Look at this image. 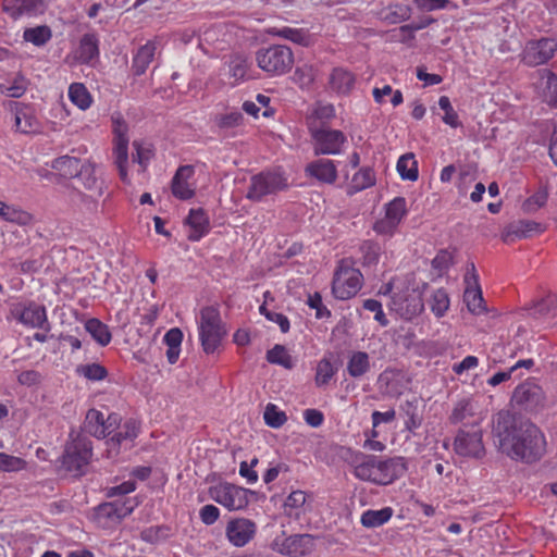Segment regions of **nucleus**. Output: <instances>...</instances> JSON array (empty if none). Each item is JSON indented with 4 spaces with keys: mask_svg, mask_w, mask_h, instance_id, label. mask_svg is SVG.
Here are the masks:
<instances>
[{
    "mask_svg": "<svg viewBox=\"0 0 557 557\" xmlns=\"http://www.w3.org/2000/svg\"><path fill=\"white\" fill-rule=\"evenodd\" d=\"M493 434L499 448L512 459L532 462L545 453V437L531 422L517 424L516 417L509 411H499L493 420Z\"/></svg>",
    "mask_w": 557,
    "mask_h": 557,
    "instance_id": "1",
    "label": "nucleus"
},
{
    "mask_svg": "<svg viewBox=\"0 0 557 557\" xmlns=\"http://www.w3.org/2000/svg\"><path fill=\"white\" fill-rule=\"evenodd\" d=\"M406 470V463L401 457L382 460L369 455L355 467L354 473L362 481H369L377 485H388L404 475Z\"/></svg>",
    "mask_w": 557,
    "mask_h": 557,
    "instance_id": "2",
    "label": "nucleus"
},
{
    "mask_svg": "<svg viewBox=\"0 0 557 557\" xmlns=\"http://www.w3.org/2000/svg\"><path fill=\"white\" fill-rule=\"evenodd\" d=\"M92 458V442L81 434H70L60 457V467L73 478L86 474Z\"/></svg>",
    "mask_w": 557,
    "mask_h": 557,
    "instance_id": "3",
    "label": "nucleus"
},
{
    "mask_svg": "<svg viewBox=\"0 0 557 557\" xmlns=\"http://www.w3.org/2000/svg\"><path fill=\"white\" fill-rule=\"evenodd\" d=\"M289 188L288 176L281 169L261 171L250 177L246 198L261 202L267 197H273Z\"/></svg>",
    "mask_w": 557,
    "mask_h": 557,
    "instance_id": "4",
    "label": "nucleus"
},
{
    "mask_svg": "<svg viewBox=\"0 0 557 557\" xmlns=\"http://www.w3.org/2000/svg\"><path fill=\"white\" fill-rule=\"evenodd\" d=\"M197 323L203 351L215 352L226 335L219 309L213 306L203 307Z\"/></svg>",
    "mask_w": 557,
    "mask_h": 557,
    "instance_id": "5",
    "label": "nucleus"
},
{
    "mask_svg": "<svg viewBox=\"0 0 557 557\" xmlns=\"http://www.w3.org/2000/svg\"><path fill=\"white\" fill-rule=\"evenodd\" d=\"M258 66L270 76L283 75L290 71L294 64L292 49L284 45H272L257 51Z\"/></svg>",
    "mask_w": 557,
    "mask_h": 557,
    "instance_id": "6",
    "label": "nucleus"
},
{
    "mask_svg": "<svg viewBox=\"0 0 557 557\" xmlns=\"http://www.w3.org/2000/svg\"><path fill=\"white\" fill-rule=\"evenodd\" d=\"M362 284L360 270L354 268L348 260H342L334 273L332 293L337 299L346 300L356 296Z\"/></svg>",
    "mask_w": 557,
    "mask_h": 557,
    "instance_id": "7",
    "label": "nucleus"
},
{
    "mask_svg": "<svg viewBox=\"0 0 557 557\" xmlns=\"http://www.w3.org/2000/svg\"><path fill=\"white\" fill-rule=\"evenodd\" d=\"M388 310L404 320H412L424 310L422 294L410 286L392 293Z\"/></svg>",
    "mask_w": 557,
    "mask_h": 557,
    "instance_id": "8",
    "label": "nucleus"
},
{
    "mask_svg": "<svg viewBox=\"0 0 557 557\" xmlns=\"http://www.w3.org/2000/svg\"><path fill=\"white\" fill-rule=\"evenodd\" d=\"M75 180L88 193L78 191L81 201L89 211H95L98 206V198H100L104 191V182L97 176L95 163L85 160Z\"/></svg>",
    "mask_w": 557,
    "mask_h": 557,
    "instance_id": "9",
    "label": "nucleus"
},
{
    "mask_svg": "<svg viewBox=\"0 0 557 557\" xmlns=\"http://www.w3.org/2000/svg\"><path fill=\"white\" fill-rule=\"evenodd\" d=\"M510 403L520 411L539 412L545 408L546 396L539 384L525 381L513 389Z\"/></svg>",
    "mask_w": 557,
    "mask_h": 557,
    "instance_id": "10",
    "label": "nucleus"
},
{
    "mask_svg": "<svg viewBox=\"0 0 557 557\" xmlns=\"http://www.w3.org/2000/svg\"><path fill=\"white\" fill-rule=\"evenodd\" d=\"M249 494L253 492L231 483H221L210 488L211 498L228 510L246 508L249 504Z\"/></svg>",
    "mask_w": 557,
    "mask_h": 557,
    "instance_id": "11",
    "label": "nucleus"
},
{
    "mask_svg": "<svg viewBox=\"0 0 557 557\" xmlns=\"http://www.w3.org/2000/svg\"><path fill=\"white\" fill-rule=\"evenodd\" d=\"M311 136L314 156L339 154L343 145L347 140L346 135L342 131L324 126L311 129Z\"/></svg>",
    "mask_w": 557,
    "mask_h": 557,
    "instance_id": "12",
    "label": "nucleus"
},
{
    "mask_svg": "<svg viewBox=\"0 0 557 557\" xmlns=\"http://www.w3.org/2000/svg\"><path fill=\"white\" fill-rule=\"evenodd\" d=\"M127 124L120 117L113 119V134H114V164L119 170L120 178L124 183H129L127 174L128 163V137H127Z\"/></svg>",
    "mask_w": 557,
    "mask_h": 557,
    "instance_id": "13",
    "label": "nucleus"
},
{
    "mask_svg": "<svg viewBox=\"0 0 557 557\" xmlns=\"http://www.w3.org/2000/svg\"><path fill=\"white\" fill-rule=\"evenodd\" d=\"M557 51V41L554 38L532 39L525 44L522 61L529 66L547 63Z\"/></svg>",
    "mask_w": 557,
    "mask_h": 557,
    "instance_id": "14",
    "label": "nucleus"
},
{
    "mask_svg": "<svg viewBox=\"0 0 557 557\" xmlns=\"http://www.w3.org/2000/svg\"><path fill=\"white\" fill-rule=\"evenodd\" d=\"M11 313L20 323L27 327L50 330L46 308L36 302H29L25 306L17 305L11 310Z\"/></svg>",
    "mask_w": 557,
    "mask_h": 557,
    "instance_id": "15",
    "label": "nucleus"
},
{
    "mask_svg": "<svg viewBox=\"0 0 557 557\" xmlns=\"http://www.w3.org/2000/svg\"><path fill=\"white\" fill-rule=\"evenodd\" d=\"M481 430L472 432L460 430L454 442L456 454L463 457L482 458L485 454Z\"/></svg>",
    "mask_w": 557,
    "mask_h": 557,
    "instance_id": "16",
    "label": "nucleus"
},
{
    "mask_svg": "<svg viewBox=\"0 0 557 557\" xmlns=\"http://www.w3.org/2000/svg\"><path fill=\"white\" fill-rule=\"evenodd\" d=\"M256 524L245 518L235 519L227 523L226 536L237 547L245 546L253 536Z\"/></svg>",
    "mask_w": 557,
    "mask_h": 557,
    "instance_id": "17",
    "label": "nucleus"
},
{
    "mask_svg": "<svg viewBox=\"0 0 557 557\" xmlns=\"http://www.w3.org/2000/svg\"><path fill=\"white\" fill-rule=\"evenodd\" d=\"M542 224L531 220H519L509 223L502 233L505 243H513L517 239L531 237L533 234L542 233Z\"/></svg>",
    "mask_w": 557,
    "mask_h": 557,
    "instance_id": "18",
    "label": "nucleus"
},
{
    "mask_svg": "<svg viewBox=\"0 0 557 557\" xmlns=\"http://www.w3.org/2000/svg\"><path fill=\"white\" fill-rule=\"evenodd\" d=\"M307 176L315 178L322 184H334L337 180V168L333 160L318 159L309 162L305 168Z\"/></svg>",
    "mask_w": 557,
    "mask_h": 557,
    "instance_id": "19",
    "label": "nucleus"
},
{
    "mask_svg": "<svg viewBox=\"0 0 557 557\" xmlns=\"http://www.w3.org/2000/svg\"><path fill=\"white\" fill-rule=\"evenodd\" d=\"M194 175L191 165H181L171 183V190L174 197L181 200H188L195 196V189L189 185L188 180Z\"/></svg>",
    "mask_w": 557,
    "mask_h": 557,
    "instance_id": "20",
    "label": "nucleus"
},
{
    "mask_svg": "<svg viewBox=\"0 0 557 557\" xmlns=\"http://www.w3.org/2000/svg\"><path fill=\"white\" fill-rule=\"evenodd\" d=\"M356 85V75L342 66L334 67L329 76L330 89L338 96H348Z\"/></svg>",
    "mask_w": 557,
    "mask_h": 557,
    "instance_id": "21",
    "label": "nucleus"
},
{
    "mask_svg": "<svg viewBox=\"0 0 557 557\" xmlns=\"http://www.w3.org/2000/svg\"><path fill=\"white\" fill-rule=\"evenodd\" d=\"M15 129L22 134L37 133L40 128L38 119L29 106L16 103L14 116Z\"/></svg>",
    "mask_w": 557,
    "mask_h": 557,
    "instance_id": "22",
    "label": "nucleus"
},
{
    "mask_svg": "<svg viewBox=\"0 0 557 557\" xmlns=\"http://www.w3.org/2000/svg\"><path fill=\"white\" fill-rule=\"evenodd\" d=\"M471 271L473 272L471 280H473L474 286H471L470 278L466 277L468 287L465 290L463 299L470 312L474 314H480L485 311V307L482 292L478 284V276L475 274V267L473 263H471Z\"/></svg>",
    "mask_w": 557,
    "mask_h": 557,
    "instance_id": "23",
    "label": "nucleus"
},
{
    "mask_svg": "<svg viewBox=\"0 0 557 557\" xmlns=\"http://www.w3.org/2000/svg\"><path fill=\"white\" fill-rule=\"evenodd\" d=\"M134 510V505L131 500L120 502L115 500L112 503H104L98 506L97 515L104 517L112 522H120L125 517L129 516Z\"/></svg>",
    "mask_w": 557,
    "mask_h": 557,
    "instance_id": "24",
    "label": "nucleus"
},
{
    "mask_svg": "<svg viewBox=\"0 0 557 557\" xmlns=\"http://www.w3.org/2000/svg\"><path fill=\"white\" fill-rule=\"evenodd\" d=\"M419 407L420 399L417 396H412L410 399H406L400 405V412L406 417L405 428L411 433L419 429L423 421V417Z\"/></svg>",
    "mask_w": 557,
    "mask_h": 557,
    "instance_id": "25",
    "label": "nucleus"
},
{
    "mask_svg": "<svg viewBox=\"0 0 557 557\" xmlns=\"http://www.w3.org/2000/svg\"><path fill=\"white\" fill-rule=\"evenodd\" d=\"M186 223L191 228L188 235V239L191 242H198L209 232V219L201 208L191 209L186 219Z\"/></svg>",
    "mask_w": 557,
    "mask_h": 557,
    "instance_id": "26",
    "label": "nucleus"
},
{
    "mask_svg": "<svg viewBox=\"0 0 557 557\" xmlns=\"http://www.w3.org/2000/svg\"><path fill=\"white\" fill-rule=\"evenodd\" d=\"M110 425L106 423L102 412L96 409L88 410L84 422V429L87 433L95 437L103 438L110 435Z\"/></svg>",
    "mask_w": 557,
    "mask_h": 557,
    "instance_id": "27",
    "label": "nucleus"
},
{
    "mask_svg": "<svg viewBox=\"0 0 557 557\" xmlns=\"http://www.w3.org/2000/svg\"><path fill=\"white\" fill-rule=\"evenodd\" d=\"M156 45L154 42L148 41L144 46L139 47L133 58L132 71L136 76L143 75L150 63L154 59Z\"/></svg>",
    "mask_w": 557,
    "mask_h": 557,
    "instance_id": "28",
    "label": "nucleus"
},
{
    "mask_svg": "<svg viewBox=\"0 0 557 557\" xmlns=\"http://www.w3.org/2000/svg\"><path fill=\"white\" fill-rule=\"evenodd\" d=\"M370 357L366 351H354L347 361L346 370L354 379H360L370 371Z\"/></svg>",
    "mask_w": 557,
    "mask_h": 557,
    "instance_id": "29",
    "label": "nucleus"
},
{
    "mask_svg": "<svg viewBox=\"0 0 557 557\" xmlns=\"http://www.w3.org/2000/svg\"><path fill=\"white\" fill-rule=\"evenodd\" d=\"M46 10V0H14V7L12 9L4 8V11L10 12L14 18L20 17L23 14L36 15L42 13Z\"/></svg>",
    "mask_w": 557,
    "mask_h": 557,
    "instance_id": "30",
    "label": "nucleus"
},
{
    "mask_svg": "<svg viewBox=\"0 0 557 557\" xmlns=\"http://www.w3.org/2000/svg\"><path fill=\"white\" fill-rule=\"evenodd\" d=\"M83 166L81 159L71 156H62L54 159L51 168L58 171L62 176L75 178Z\"/></svg>",
    "mask_w": 557,
    "mask_h": 557,
    "instance_id": "31",
    "label": "nucleus"
},
{
    "mask_svg": "<svg viewBox=\"0 0 557 557\" xmlns=\"http://www.w3.org/2000/svg\"><path fill=\"white\" fill-rule=\"evenodd\" d=\"M138 423L135 420L129 419L125 421L121 430L110 438V443L119 447L122 445L131 447L134 440L138 436Z\"/></svg>",
    "mask_w": 557,
    "mask_h": 557,
    "instance_id": "32",
    "label": "nucleus"
},
{
    "mask_svg": "<svg viewBox=\"0 0 557 557\" xmlns=\"http://www.w3.org/2000/svg\"><path fill=\"white\" fill-rule=\"evenodd\" d=\"M78 60L82 63H89L99 55V40L96 34H85L78 46Z\"/></svg>",
    "mask_w": 557,
    "mask_h": 557,
    "instance_id": "33",
    "label": "nucleus"
},
{
    "mask_svg": "<svg viewBox=\"0 0 557 557\" xmlns=\"http://www.w3.org/2000/svg\"><path fill=\"white\" fill-rule=\"evenodd\" d=\"M307 495L304 491H293L284 502V513L293 519L298 520L304 512Z\"/></svg>",
    "mask_w": 557,
    "mask_h": 557,
    "instance_id": "34",
    "label": "nucleus"
},
{
    "mask_svg": "<svg viewBox=\"0 0 557 557\" xmlns=\"http://www.w3.org/2000/svg\"><path fill=\"white\" fill-rule=\"evenodd\" d=\"M397 172L403 180L414 182L418 180V162L411 152L403 154L396 165Z\"/></svg>",
    "mask_w": 557,
    "mask_h": 557,
    "instance_id": "35",
    "label": "nucleus"
},
{
    "mask_svg": "<svg viewBox=\"0 0 557 557\" xmlns=\"http://www.w3.org/2000/svg\"><path fill=\"white\" fill-rule=\"evenodd\" d=\"M393 516L391 507H384L380 510L369 509L361 516V524L366 528H377L386 523Z\"/></svg>",
    "mask_w": 557,
    "mask_h": 557,
    "instance_id": "36",
    "label": "nucleus"
},
{
    "mask_svg": "<svg viewBox=\"0 0 557 557\" xmlns=\"http://www.w3.org/2000/svg\"><path fill=\"white\" fill-rule=\"evenodd\" d=\"M85 329L99 345L107 346L111 342L112 336L109 327L100 320L89 319L85 323Z\"/></svg>",
    "mask_w": 557,
    "mask_h": 557,
    "instance_id": "37",
    "label": "nucleus"
},
{
    "mask_svg": "<svg viewBox=\"0 0 557 557\" xmlns=\"http://www.w3.org/2000/svg\"><path fill=\"white\" fill-rule=\"evenodd\" d=\"M249 67L250 63L246 55L240 53H234L230 57V75L235 79V82L244 81L247 77V72Z\"/></svg>",
    "mask_w": 557,
    "mask_h": 557,
    "instance_id": "38",
    "label": "nucleus"
},
{
    "mask_svg": "<svg viewBox=\"0 0 557 557\" xmlns=\"http://www.w3.org/2000/svg\"><path fill=\"white\" fill-rule=\"evenodd\" d=\"M69 98L75 106H77L82 110L88 109L92 102L88 89L82 83H73L70 85Z\"/></svg>",
    "mask_w": 557,
    "mask_h": 557,
    "instance_id": "39",
    "label": "nucleus"
},
{
    "mask_svg": "<svg viewBox=\"0 0 557 557\" xmlns=\"http://www.w3.org/2000/svg\"><path fill=\"white\" fill-rule=\"evenodd\" d=\"M51 29L47 25L26 28L23 34V38L25 41L32 42L37 47L46 45L51 39Z\"/></svg>",
    "mask_w": 557,
    "mask_h": 557,
    "instance_id": "40",
    "label": "nucleus"
},
{
    "mask_svg": "<svg viewBox=\"0 0 557 557\" xmlns=\"http://www.w3.org/2000/svg\"><path fill=\"white\" fill-rule=\"evenodd\" d=\"M376 182L375 173L371 168H362L354 174L350 188L354 191H361L372 187Z\"/></svg>",
    "mask_w": 557,
    "mask_h": 557,
    "instance_id": "41",
    "label": "nucleus"
},
{
    "mask_svg": "<svg viewBox=\"0 0 557 557\" xmlns=\"http://www.w3.org/2000/svg\"><path fill=\"white\" fill-rule=\"evenodd\" d=\"M28 81L21 73H17L11 84H0V94L12 98L22 97L27 90Z\"/></svg>",
    "mask_w": 557,
    "mask_h": 557,
    "instance_id": "42",
    "label": "nucleus"
},
{
    "mask_svg": "<svg viewBox=\"0 0 557 557\" xmlns=\"http://www.w3.org/2000/svg\"><path fill=\"white\" fill-rule=\"evenodd\" d=\"M474 416V406L470 399L459 400L449 417L451 423L457 424L467 421Z\"/></svg>",
    "mask_w": 557,
    "mask_h": 557,
    "instance_id": "43",
    "label": "nucleus"
},
{
    "mask_svg": "<svg viewBox=\"0 0 557 557\" xmlns=\"http://www.w3.org/2000/svg\"><path fill=\"white\" fill-rule=\"evenodd\" d=\"M431 311L437 317H444L449 308V297L445 289H436L429 301Z\"/></svg>",
    "mask_w": 557,
    "mask_h": 557,
    "instance_id": "44",
    "label": "nucleus"
},
{
    "mask_svg": "<svg viewBox=\"0 0 557 557\" xmlns=\"http://www.w3.org/2000/svg\"><path fill=\"white\" fill-rule=\"evenodd\" d=\"M407 213L406 199L396 197L386 205L385 218L389 219L393 224H399Z\"/></svg>",
    "mask_w": 557,
    "mask_h": 557,
    "instance_id": "45",
    "label": "nucleus"
},
{
    "mask_svg": "<svg viewBox=\"0 0 557 557\" xmlns=\"http://www.w3.org/2000/svg\"><path fill=\"white\" fill-rule=\"evenodd\" d=\"M335 373H336V369L333 366V363L331 362V360L327 358L321 359L318 362L317 369H315L314 381H315L317 386L321 387V386L327 385Z\"/></svg>",
    "mask_w": 557,
    "mask_h": 557,
    "instance_id": "46",
    "label": "nucleus"
},
{
    "mask_svg": "<svg viewBox=\"0 0 557 557\" xmlns=\"http://www.w3.org/2000/svg\"><path fill=\"white\" fill-rule=\"evenodd\" d=\"M536 317H557V295L550 294L539 300L533 307Z\"/></svg>",
    "mask_w": 557,
    "mask_h": 557,
    "instance_id": "47",
    "label": "nucleus"
},
{
    "mask_svg": "<svg viewBox=\"0 0 557 557\" xmlns=\"http://www.w3.org/2000/svg\"><path fill=\"white\" fill-rule=\"evenodd\" d=\"M398 376L399 373L393 369L384 370L377 377V384L380 389L388 395L396 394L398 392L396 387Z\"/></svg>",
    "mask_w": 557,
    "mask_h": 557,
    "instance_id": "48",
    "label": "nucleus"
},
{
    "mask_svg": "<svg viewBox=\"0 0 557 557\" xmlns=\"http://www.w3.org/2000/svg\"><path fill=\"white\" fill-rule=\"evenodd\" d=\"M0 216L8 222L17 224H25L29 220V215L25 211L2 201H0Z\"/></svg>",
    "mask_w": 557,
    "mask_h": 557,
    "instance_id": "49",
    "label": "nucleus"
},
{
    "mask_svg": "<svg viewBox=\"0 0 557 557\" xmlns=\"http://www.w3.org/2000/svg\"><path fill=\"white\" fill-rule=\"evenodd\" d=\"M263 419L267 425L274 429L281 428L287 421L285 412L278 410L273 404L265 407Z\"/></svg>",
    "mask_w": 557,
    "mask_h": 557,
    "instance_id": "50",
    "label": "nucleus"
},
{
    "mask_svg": "<svg viewBox=\"0 0 557 557\" xmlns=\"http://www.w3.org/2000/svg\"><path fill=\"white\" fill-rule=\"evenodd\" d=\"M244 116L240 112L234 111L226 114H220L214 117V122L220 129L228 131L239 126Z\"/></svg>",
    "mask_w": 557,
    "mask_h": 557,
    "instance_id": "51",
    "label": "nucleus"
},
{
    "mask_svg": "<svg viewBox=\"0 0 557 557\" xmlns=\"http://www.w3.org/2000/svg\"><path fill=\"white\" fill-rule=\"evenodd\" d=\"M267 360L270 363L280 364L287 369L292 368L290 356L282 345H275L272 349L268 350Z\"/></svg>",
    "mask_w": 557,
    "mask_h": 557,
    "instance_id": "52",
    "label": "nucleus"
},
{
    "mask_svg": "<svg viewBox=\"0 0 557 557\" xmlns=\"http://www.w3.org/2000/svg\"><path fill=\"white\" fill-rule=\"evenodd\" d=\"M360 250L362 252L363 265L371 267L377 264L380 260V247L377 244L370 240L364 242L361 245Z\"/></svg>",
    "mask_w": 557,
    "mask_h": 557,
    "instance_id": "53",
    "label": "nucleus"
},
{
    "mask_svg": "<svg viewBox=\"0 0 557 557\" xmlns=\"http://www.w3.org/2000/svg\"><path fill=\"white\" fill-rule=\"evenodd\" d=\"M438 106L445 112V114L443 116L444 123H446L447 125L455 127V128L460 126L458 114L454 110V108L450 103V100L447 96L440 97Z\"/></svg>",
    "mask_w": 557,
    "mask_h": 557,
    "instance_id": "54",
    "label": "nucleus"
},
{
    "mask_svg": "<svg viewBox=\"0 0 557 557\" xmlns=\"http://www.w3.org/2000/svg\"><path fill=\"white\" fill-rule=\"evenodd\" d=\"M315 78V71L313 66L305 64L298 66L294 73V79L301 88H307L312 85Z\"/></svg>",
    "mask_w": 557,
    "mask_h": 557,
    "instance_id": "55",
    "label": "nucleus"
},
{
    "mask_svg": "<svg viewBox=\"0 0 557 557\" xmlns=\"http://www.w3.org/2000/svg\"><path fill=\"white\" fill-rule=\"evenodd\" d=\"M548 194L546 190H539L531 197H529L522 203V210L525 213H533L537 211L540 208L545 206L547 202Z\"/></svg>",
    "mask_w": 557,
    "mask_h": 557,
    "instance_id": "56",
    "label": "nucleus"
},
{
    "mask_svg": "<svg viewBox=\"0 0 557 557\" xmlns=\"http://www.w3.org/2000/svg\"><path fill=\"white\" fill-rule=\"evenodd\" d=\"M133 147L135 149V153L133 154V161L137 162L143 171L147 168L149 161L153 157V151L150 146H145L141 143L135 140L133 143Z\"/></svg>",
    "mask_w": 557,
    "mask_h": 557,
    "instance_id": "57",
    "label": "nucleus"
},
{
    "mask_svg": "<svg viewBox=\"0 0 557 557\" xmlns=\"http://www.w3.org/2000/svg\"><path fill=\"white\" fill-rule=\"evenodd\" d=\"M77 371L91 381H101L108 375L107 369L99 363L81 366Z\"/></svg>",
    "mask_w": 557,
    "mask_h": 557,
    "instance_id": "58",
    "label": "nucleus"
},
{
    "mask_svg": "<svg viewBox=\"0 0 557 557\" xmlns=\"http://www.w3.org/2000/svg\"><path fill=\"white\" fill-rule=\"evenodd\" d=\"M26 461L20 457L0 453V471H20L25 469Z\"/></svg>",
    "mask_w": 557,
    "mask_h": 557,
    "instance_id": "59",
    "label": "nucleus"
},
{
    "mask_svg": "<svg viewBox=\"0 0 557 557\" xmlns=\"http://www.w3.org/2000/svg\"><path fill=\"white\" fill-rule=\"evenodd\" d=\"M545 99L548 104L557 107V75L550 71L545 75Z\"/></svg>",
    "mask_w": 557,
    "mask_h": 557,
    "instance_id": "60",
    "label": "nucleus"
},
{
    "mask_svg": "<svg viewBox=\"0 0 557 557\" xmlns=\"http://www.w3.org/2000/svg\"><path fill=\"white\" fill-rule=\"evenodd\" d=\"M363 309L374 312V320L382 326L388 325V320L382 309V304L376 299H366L362 304Z\"/></svg>",
    "mask_w": 557,
    "mask_h": 557,
    "instance_id": "61",
    "label": "nucleus"
},
{
    "mask_svg": "<svg viewBox=\"0 0 557 557\" xmlns=\"http://www.w3.org/2000/svg\"><path fill=\"white\" fill-rule=\"evenodd\" d=\"M411 10L408 5L396 4L389 8V13L386 15V20L391 23H400L407 21L410 17Z\"/></svg>",
    "mask_w": 557,
    "mask_h": 557,
    "instance_id": "62",
    "label": "nucleus"
},
{
    "mask_svg": "<svg viewBox=\"0 0 557 557\" xmlns=\"http://www.w3.org/2000/svg\"><path fill=\"white\" fill-rule=\"evenodd\" d=\"M307 305L315 310V317L318 319L330 318L331 311L323 305L322 297L319 293L309 295Z\"/></svg>",
    "mask_w": 557,
    "mask_h": 557,
    "instance_id": "63",
    "label": "nucleus"
},
{
    "mask_svg": "<svg viewBox=\"0 0 557 557\" xmlns=\"http://www.w3.org/2000/svg\"><path fill=\"white\" fill-rule=\"evenodd\" d=\"M453 263V256L447 250H441L435 258L432 260V267L440 274L446 272Z\"/></svg>",
    "mask_w": 557,
    "mask_h": 557,
    "instance_id": "64",
    "label": "nucleus"
}]
</instances>
